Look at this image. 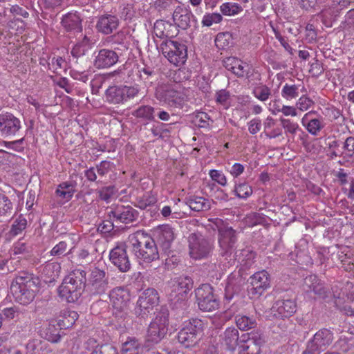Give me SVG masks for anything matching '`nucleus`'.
<instances>
[{"label": "nucleus", "instance_id": "obj_1", "mask_svg": "<svg viewBox=\"0 0 354 354\" xmlns=\"http://www.w3.org/2000/svg\"><path fill=\"white\" fill-rule=\"evenodd\" d=\"M127 243L131 252L138 260L145 263H151L160 258L155 241L142 231L131 234L128 237Z\"/></svg>", "mask_w": 354, "mask_h": 354}, {"label": "nucleus", "instance_id": "obj_2", "mask_svg": "<svg viewBox=\"0 0 354 354\" xmlns=\"http://www.w3.org/2000/svg\"><path fill=\"white\" fill-rule=\"evenodd\" d=\"M37 290L33 277L26 272L17 276L10 286V290L15 300L23 305H27L33 301Z\"/></svg>", "mask_w": 354, "mask_h": 354}, {"label": "nucleus", "instance_id": "obj_3", "mask_svg": "<svg viewBox=\"0 0 354 354\" xmlns=\"http://www.w3.org/2000/svg\"><path fill=\"white\" fill-rule=\"evenodd\" d=\"M86 274L83 270L77 269L73 271L65 277L59 286V296L68 303L77 301L82 295V286L86 281Z\"/></svg>", "mask_w": 354, "mask_h": 354}, {"label": "nucleus", "instance_id": "obj_4", "mask_svg": "<svg viewBox=\"0 0 354 354\" xmlns=\"http://www.w3.org/2000/svg\"><path fill=\"white\" fill-rule=\"evenodd\" d=\"M218 232V243L221 254L230 256L234 250L237 241L236 231L230 226L223 223L221 219L216 218L214 221Z\"/></svg>", "mask_w": 354, "mask_h": 354}, {"label": "nucleus", "instance_id": "obj_5", "mask_svg": "<svg viewBox=\"0 0 354 354\" xmlns=\"http://www.w3.org/2000/svg\"><path fill=\"white\" fill-rule=\"evenodd\" d=\"M189 254L194 259L207 258L214 248L213 242L200 233H192L188 237Z\"/></svg>", "mask_w": 354, "mask_h": 354}, {"label": "nucleus", "instance_id": "obj_6", "mask_svg": "<svg viewBox=\"0 0 354 354\" xmlns=\"http://www.w3.org/2000/svg\"><path fill=\"white\" fill-rule=\"evenodd\" d=\"M169 313L167 310L159 312L147 328L146 341L153 344L159 343L168 330Z\"/></svg>", "mask_w": 354, "mask_h": 354}, {"label": "nucleus", "instance_id": "obj_7", "mask_svg": "<svg viewBox=\"0 0 354 354\" xmlns=\"http://www.w3.org/2000/svg\"><path fill=\"white\" fill-rule=\"evenodd\" d=\"M188 92L178 84L166 86L160 93V100L169 107L180 109L188 101Z\"/></svg>", "mask_w": 354, "mask_h": 354}, {"label": "nucleus", "instance_id": "obj_8", "mask_svg": "<svg viewBox=\"0 0 354 354\" xmlns=\"http://www.w3.org/2000/svg\"><path fill=\"white\" fill-rule=\"evenodd\" d=\"M158 303L159 297L157 290L154 288H147L139 297L134 308V313L137 317L146 319L153 313Z\"/></svg>", "mask_w": 354, "mask_h": 354}, {"label": "nucleus", "instance_id": "obj_9", "mask_svg": "<svg viewBox=\"0 0 354 354\" xmlns=\"http://www.w3.org/2000/svg\"><path fill=\"white\" fill-rule=\"evenodd\" d=\"M203 332V322L198 319H192L184 323L178 332V340L185 347L194 346L200 339Z\"/></svg>", "mask_w": 354, "mask_h": 354}, {"label": "nucleus", "instance_id": "obj_10", "mask_svg": "<svg viewBox=\"0 0 354 354\" xmlns=\"http://www.w3.org/2000/svg\"><path fill=\"white\" fill-rule=\"evenodd\" d=\"M198 308L203 312H213L219 308L220 302L214 293L213 288L207 283L203 284L195 290Z\"/></svg>", "mask_w": 354, "mask_h": 354}, {"label": "nucleus", "instance_id": "obj_11", "mask_svg": "<svg viewBox=\"0 0 354 354\" xmlns=\"http://www.w3.org/2000/svg\"><path fill=\"white\" fill-rule=\"evenodd\" d=\"M160 49L165 57L176 66L181 65L186 61L187 48L183 44L169 40L160 44Z\"/></svg>", "mask_w": 354, "mask_h": 354}, {"label": "nucleus", "instance_id": "obj_12", "mask_svg": "<svg viewBox=\"0 0 354 354\" xmlns=\"http://www.w3.org/2000/svg\"><path fill=\"white\" fill-rule=\"evenodd\" d=\"M127 248L125 243H118L109 253L111 262L122 272H127L131 269V262L127 252Z\"/></svg>", "mask_w": 354, "mask_h": 354}, {"label": "nucleus", "instance_id": "obj_13", "mask_svg": "<svg viewBox=\"0 0 354 354\" xmlns=\"http://www.w3.org/2000/svg\"><path fill=\"white\" fill-rule=\"evenodd\" d=\"M333 333L328 329L319 330L307 344L309 349L319 354L324 351L333 342Z\"/></svg>", "mask_w": 354, "mask_h": 354}, {"label": "nucleus", "instance_id": "obj_14", "mask_svg": "<svg viewBox=\"0 0 354 354\" xmlns=\"http://www.w3.org/2000/svg\"><path fill=\"white\" fill-rule=\"evenodd\" d=\"M109 296L111 304L117 311L123 312L128 308L131 296L127 289L122 286L114 288Z\"/></svg>", "mask_w": 354, "mask_h": 354}, {"label": "nucleus", "instance_id": "obj_15", "mask_svg": "<svg viewBox=\"0 0 354 354\" xmlns=\"http://www.w3.org/2000/svg\"><path fill=\"white\" fill-rule=\"evenodd\" d=\"M342 284L339 283L334 285L331 288L335 306L345 315L354 317V295H347L346 297L349 302L346 304L342 303L344 297H342Z\"/></svg>", "mask_w": 354, "mask_h": 354}, {"label": "nucleus", "instance_id": "obj_16", "mask_svg": "<svg viewBox=\"0 0 354 354\" xmlns=\"http://www.w3.org/2000/svg\"><path fill=\"white\" fill-rule=\"evenodd\" d=\"M21 129L20 120L11 113L0 115V134L5 138L16 135Z\"/></svg>", "mask_w": 354, "mask_h": 354}, {"label": "nucleus", "instance_id": "obj_17", "mask_svg": "<svg viewBox=\"0 0 354 354\" xmlns=\"http://www.w3.org/2000/svg\"><path fill=\"white\" fill-rule=\"evenodd\" d=\"M109 215H112L116 222L129 224L137 219L138 212L129 205H117L110 212Z\"/></svg>", "mask_w": 354, "mask_h": 354}, {"label": "nucleus", "instance_id": "obj_18", "mask_svg": "<svg viewBox=\"0 0 354 354\" xmlns=\"http://www.w3.org/2000/svg\"><path fill=\"white\" fill-rule=\"evenodd\" d=\"M251 288L250 291L252 295H261L270 287V275L266 270L255 272L250 277Z\"/></svg>", "mask_w": 354, "mask_h": 354}, {"label": "nucleus", "instance_id": "obj_19", "mask_svg": "<svg viewBox=\"0 0 354 354\" xmlns=\"http://www.w3.org/2000/svg\"><path fill=\"white\" fill-rule=\"evenodd\" d=\"M302 288L306 292H314L321 298L328 297L327 288L315 274L307 276L304 280Z\"/></svg>", "mask_w": 354, "mask_h": 354}, {"label": "nucleus", "instance_id": "obj_20", "mask_svg": "<svg viewBox=\"0 0 354 354\" xmlns=\"http://www.w3.org/2000/svg\"><path fill=\"white\" fill-rule=\"evenodd\" d=\"M108 281L104 270L95 268L92 270L90 279V291L93 295H101L107 289Z\"/></svg>", "mask_w": 354, "mask_h": 354}, {"label": "nucleus", "instance_id": "obj_21", "mask_svg": "<svg viewBox=\"0 0 354 354\" xmlns=\"http://www.w3.org/2000/svg\"><path fill=\"white\" fill-rule=\"evenodd\" d=\"M272 310L277 318H288L296 312L297 305L292 299L277 300L272 306Z\"/></svg>", "mask_w": 354, "mask_h": 354}, {"label": "nucleus", "instance_id": "obj_22", "mask_svg": "<svg viewBox=\"0 0 354 354\" xmlns=\"http://www.w3.org/2000/svg\"><path fill=\"white\" fill-rule=\"evenodd\" d=\"M118 61V55L114 50L101 49L95 57L94 64L97 68H106L113 66Z\"/></svg>", "mask_w": 354, "mask_h": 354}, {"label": "nucleus", "instance_id": "obj_23", "mask_svg": "<svg viewBox=\"0 0 354 354\" xmlns=\"http://www.w3.org/2000/svg\"><path fill=\"white\" fill-rule=\"evenodd\" d=\"M158 242L161 245L162 249L167 252L175 236L173 229L168 225L158 226L155 230Z\"/></svg>", "mask_w": 354, "mask_h": 354}, {"label": "nucleus", "instance_id": "obj_24", "mask_svg": "<svg viewBox=\"0 0 354 354\" xmlns=\"http://www.w3.org/2000/svg\"><path fill=\"white\" fill-rule=\"evenodd\" d=\"M194 282L188 276L179 277L173 285L172 292L176 293L178 299H185L189 291L193 288Z\"/></svg>", "mask_w": 354, "mask_h": 354}, {"label": "nucleus", "instance_id": "obj_25", "mask_svg": "<svg viewBox=\"0 0 354 354\" xmlns=\"http://www.w3.org/2000/svg\"><path fill=\"white\" fill-rule=\"evenodd\" d=\"M192 16V13L189 9L178 6L174 11L173 19L178 27L186 30L190 26Z\"/></svg>", "mask_w": 354, "mask_h": 354}, {"label": "nucleus", "instance_id": "obj_26", "mask_svg": "<svg viewBox=\"0 0 354 354\" xmlns=\"http://www.w3.org/2000/svg\"><path fill=\"white\" fill-rule=\"evenodd\" d=\"M118 23V19L115 16L107 15L99 19L96 26L100 32L108 35L117 28Z\"/></svg>", "mask_w": 354, "mask_h": 354}, {"label": "nucleus", "instance_id": "obj_27", "mask_svg": "<svg viewBox=\"0 0 354 354\" xmlns=\"http://www.w3.org/2000/svg\"><path fill=\"white\" fill-rule=\"evenodd\" d=\"M263 342V340L260 335L254 333L250 334L248 339L242 346L243 354H260Z\"/></svg>", "mask_w": 354, "mask_h": 354}, {"label": "nucleus", "instance_id": "obj_28", "mask_svg": "<svg viewBox=\"0 0 354 354\" xmlns=\"http://www.w3.org/2000/svg\"><path fill=\"white\" fill-rule=\"evenodd\" d=\"M62 24L68 32L74 31L79 33L82 32L81 19L76 12H69L65 15L62 18Z\"/></svg>", "mask_w": 354, "mask_h": 354}, {"label": "nucleus", "instance_id": "obj_29", "mask_svg": "<svg viewBox=\"0 0 354 354\" xmlns=\"http://www.w3.org/2000/svg\"><path fill=\"white\" fill-rule=\"evenodd\" d=\"M223 66L238 77L245 75V70L243 62L234 57H228L223 59Z\"/></svg>", "mask_w": 354, "mask_h": 354}, {"label": "nucleus", "instance_id": "obj_30", "mask_svg": "<svg viewBox=\"0 0 354 354\" xmlns=\"http://www.w3.org/2000/svg\"><path fill=\"white\" fill-rule=\"evenodd\" d=\"M144 346L140 339L135 337H128L122 344V354H142Z\"/></svg>", "mask_w": 354, "mask_h": 354}, {"label": "nucleus", "instance_id": "obj_31", "mask_svg": "<svg viewBox=\"0 0 354 354\" xmlns=\"http://www.w3.org/2000/svg\"><path fill=\"white\" fill-rule=\"evenodd\" d=\"M74 243L72 241V239L68 237L55 245L50 251V254L53 256H64L68 253H71L72 249L74 248Z\"/></svg>", "mask_w": 354, "mask_h": 354}, {"label": "nucleus", "instance_id": "obj_32", "mask_svg": "<svg viewBox=\"0 0 354 354\" xmlns=\"http://www.w3.org/2000/svg\"><path fill=\"white\" fill-rule=\"evenodd\" d=\"M223 340L227 349L234 350L238 345V330L235 328H227L223 333Z\"/></svg>", "mask_w": 354, "mask_h": 354}, {"label": "nucleus", "instance_id": "obj_33", "mask_svg": "<svg viewBox=\"0 0 354 354\" xmlns=\"http://www.w3.org/2000/svg\"><path fill=\"white\" fill-rule=\"evenodd\" d=\"M186 204L195 212L205 211L210 208L209 203L203 197L191 196L187 198Z\"/></svg>", "mask_w": 354, "mask_h": 354}, {"label": "nucleus", "instance_id": "obj_34", "mask_svg": "<svg viewBox=\"0 0 354 354\" xmlns=\"http://www.w3.org/2000/svg\"><path fill=\"white\" fill-rule=\"evenodd\" d=\"M235 259L241 261L246 268H250L254 263L256 253L250 248H245L235 252Z\"/></svg>", "mask_w": 354, "mask_h": 354}, {"label": "nucleus", "instance_id": "obj_35", "mask_svg": "<svg viewBox=\"0 0 354 354\" xmlns=\"http://www.w3.org/2000/svg\"><path fill=\"white\" fill-rule=\"evenodd\" d=\"M49 351L48 344L41 340L33 339L26 345L27 354H48Z\"/></svg>", "mask_w": 354, "mask_h": 354}, {"label": "nucleus", "instance_id": "obj_36", "mask_svg": "<svg viewBox=\"0 0 354 354\" xmlns=\"http://www.w3.org/2000/svg\"><path fill=\"white\" fill-rule=\"evenodd\" d=\"M106 99L113 104H120L124 101L122 88L117 86H110L105 93Z\"/></svg>", "mask_w": 354, "mask_h": 354}, {"label": "nucleus", "instance_id": "obj_37", "mask_svg": "<svg viewBox=\"0 0 354 354\" xmlns=\"http://www.w3.org/2000/svg\"><path fill=\"white\" fill-rule=\"evenodd\" d=\"M75 185L71 182L60 183L56 189V194L62 199L69 201L75 193Z\"/></svg>", "mask_w": 354, "mask_h": 354}, {"label": "nucleus", "instance_id": "obj_38", "mask_svg": "<svg viewBox=\"0 0 354 354\" xmlns=\"http://www.w3.org/2000/svg\"><path fill=\"white\" fill-rule=\"evenodd\" d=\"M97 342L93 338H90L86 342L88 345L95 347L91 354H119L117 348L111 344H106L100 346H96Z\"/></svg>", "mask_w": 354, "mask_h": 354}, {"label": "nucleus", "instance_id": "obj_39", "mask_svg": "<svg viewBox=\"0 0 354 354\" xmlns=\"http://www.w3.org/2000/svg\"><path fill=\"white\" fill-rule=\"evenodd\" d=\"M308 113H306L301 120L302 124L306 127L307 131L313 136H317L318 133L324 128V125L319 119H312L307 123L306 118Z\"/></svg>", "mask_w": 354, "mask_h": 354}, {"label": "nucleus", "instance_id": "obj_40", "mask_svg": "<svg viewBox=\"0 0 354 354\" xmlns=\"http://www.w3.org/2000/svg\"><path fill=\"white\" fill-rule=\"evenodd\" d=\"M154 108L149 105H142L133 112V115L146 120H154Z\"/></svg>", "mask_w": 354, "mask_h": 354}, {"label": "nucleus", "instance_id": "obj_41", "mask_svg": "<svg viewBox=\"0 0 354 354\" xmlns=\"http://www.w3.org/2000/svg\"><path fill=\"white\" fill-rule=\"evenodd\" d=\"M300 85L285 84L281 90V96L287 100L296 99L299 95Z\"/></svg>", "mask_w": 354, "mask_h": 354}, {"label": "nucleus", "instance_id": "obj_42", "mask_svg": "<svg viewBox=\"0 0 354 354\" xmlns=\"http://www.w3.org/2000/svg\"><path fill=\"white\" fill-rule=\"evenodd\" d=\"M89 46V39L84 35L82 41L77 42L71 50V55L75 58L82 57Z\"/></svg>", "mask_w": 354, "mask_h": 354}, {"label": "nucleus", "instance_id": "obj_43", "mask_svg": "<svg viewBox=\"0 0 354 354\" xmlns=\"http://www.w3.org/2000/svg\"><path fill=\"white\" fill-rule=\"evenodd\" d=\"M236 324L237 327L241 330H248L255 328L257 326V322L254 319L245 315L236 316Z\"/></svg>", "mask_w": 354, "mask_h": 354}, {"label": "nucleus", "instance_id": "obj_44", "mask_svg": "<svg viewBox=\"0 0 354 354\" xmlns=\"http://www.w3.org/2000/svg\"><path fill=\"white\" fill-rule=\"evenodd\" d=\"M26 226L27 220L25 218L20 216L17 218H16L13 222L10 230L9 234L12 236H17L26 228Z\"/></svg>", "mask_w": 354, "mask_h": 354}, {"label": "nucleus", "instance_id": "obj_45", "mask_svg": "<svg viewBox=\"0 0 354 354\" xmlns=\"http://www.w3.org/2000/svg\"><path fill=\"white\" fill-rule=\"evenodd\" d=\"M156 203V198L151 193H147L143 196L136 198L134 205L141 209H145Z\"/></svg>", "mask_w": 354, "mask_h": 354}, {"label": "nucleus", "instance_id": "obj_46", "mask_svg": "<svg viewBox=\"0 0 354 354\" xmlns=\"http://www.w3.org/2000/svg\"><path fill=\"white\" fill-rule=\"evenodd\" d=\"M221 11L224 15H234L242 11V8L236 3L227 2L221 6Z\"/></svg>", "mask_w": 354, "mask_h": 354}, {"label": "nucleus", "instance_id": "obj_47", "mask_svg": "<svg viewBox=\"0 0 354 354\" xmlns=\"http://www.w3.org/2000/svg\"><path fill=\"white\" fill-rule=\"evenodd\" d=\"M223 17L219 13H206L202 19V24L203 26L209 27L214 23H220Z\"/></svg>", "mask_w": 354, "mask_h": 354}, {"label": "nucleus", "instance_id": "obj_48", "mask_svg": "<svg viewBox=\"0 0 354 354\" xmlns=\"http://www.w3.org/2000/svg\"><path fill=\"white\" fill-rule=\"evenodd\" d=\"M140 77L145 82L146 86H151L155 80V73L149 68L144 67L140 71Z\"/></svg>", "mask_w": 354, "mask_h": 354}, {"label": "nucleus", "instance_id": "obj_49", "mask_svg": "<svg viewBox=\"0 0 354 354\" xmlns=\"http://www.w3.org/2000/svg\"><path fill=\"white\" fill-rule=\"evenodd\" d=\"M234 192L237 197L245 198L252 194V189L248 183H241L235 186Z\"/></svg>", "mask_w": 354, "mask_h": 354}, {"label": "nucleus", "instance_id": "obj_50", "mask_svg": "<svg viewBox=\"0 0 354 354\" xmlns=\"http://www.w3.org/2000/svg\"><path fill=\"white\" fill-rule=\"evenodd\" d=\"M117 190L114 186L104 187L100 189L97 193L102 201L109 202L110 199L115 194Z\"/></svg>", "mask_w": 354, "mask_h": 354}, {"label": "nucleus", "instance_id": "obj_51", "mask_svg": "<svg viewBox=\"0 0 354 354\" xmlns=\"http://www.w3.org/2000/svg\"><path fill=\"white\" fill-rule=\"evenodd\" d=\"M280 122L282 127L286 130V133L295 135L297 130L299 129V124L296 122L291 121L289 119L280 118Z\"/></svg>", "mask_w": 354, "mask_h": 354}, {"label": "nucleus", "instance_id": "obj_52", "mask_svg": "<svg viewBox=\"0 0 354 354\" xmlns=\"http://www.w3.org/2000/svg\"><path fill=\"white\" fill-rule=\"evenodd\" d=\"M254 96L261 101L267 100L271 93L270 89L266 85H261L254 89Z\"/></svg>", "mask_w": 354, "mask_h": 354}, {"label": "nucleus", "instance_id": "obj_53", "mask_svg": "<svg viewBox=\"0 0 354 354\" xmlns=\"http://www.w3.org/2000/svg\"><path fill=\"white\" fill-rule=\"evenodd\" d=\"M178 0H156L154 7L159 12L171 10Z\"/></svg>", "mask_w": 354, "mask_h": 354}, {"label": "nucleus", "instance_id": "obj_54", "mask_svg": "<svg viewBox=\"0 0 354 354\" xmlns=\"http://www.w3.org/2000/svg\"><path fill=\"white\" fill-rule=\"evenodd\" d=\"M314 102L309 97L306 95L301 96L296 102L297 109L301 111H306L312 107Z\"/></svg>", "mask_w": 354, "mask_h": 354}, {"label": "nucleus", "instance_id": "obj_55", "mask_svg": "<svg viewBox=\"0 0 354 354\" xmlns=\"http://www.w3.org/2000/svg\"><path fill=\"white\" fill-rule=\"evenodd\" d=\"M78 318V314L73 310H66L64 313V317L62 320L63 322V326L66 327H69L73 325L75 321Z\"/></svg>", "mask_w": 354, "mask_h": 354}, {"label": "nucleus", "instance_id": "obj_56", "mask_svg": "<svg viewBox=\"0 0 354 354\" xmlns=\"http://www.w3.org/2000/svg\"><path fill=\"white\" fill-rule=\"evenodd\" d=\"M70 73L71 77L75 80H77L83 82H86L88 80V75L86 73V69L80 68L78 66L71 70Z\"/></svg>", "mask_w": 354, "mask_h": 354}, {"label": "nucleus", "instance_id": "obj_57", "mask_svg": "<svg viewBox=\"0 0 354 354\" xmlns=\"http://www.w3.org/2000/svg\"><path fill=\"white\" fill-rule=\"evenodd\" d=\"M128 35L124 32H118L112 37V41L115 44H118L121 46L122 48H128Z\"/></svg>", "mask_w": 354, "mask_h": 354}, {"label": "nucleus", "instance_id": "obj_58", "mask_svg": "<svg viewBox=\"0 0 354 354\" xmlns=\"http://www.w3.org/2000/svg\"><path fill=\"white\" fill-rule=\"evenodd\" d=\"M12 209V203L10 199L3 194H0V216L5 215Z\"/></svg>", "mask_w": 354, "mask_h": 354}, {"label": "nucleus", "instance_id": "obj_59", "mask_svg": "<svg viewBox=\"0 0 354 354\" xmlns=\"http://www.w3.org/2000/svg\"><path fill=\"white\" fill-rule=\"evenodd\" d=\"M24 138H21L12 142L3 141L1 145L4 146L8 149H12L15 151L20 152L24 150V147L21 146Z\"/></svg>", "mask_w": 354, "mask_h": 354}, {"label": "nucleus", "instance_id": "obj_60", "mask_svg": "<svg viewBox=\"0 0 354 354\" xmlns=\"http://www.w3.org/2000/svg\"><path fill=\"white\" fill-rule=\"evenodd\" d=\"M209 176L213 180L217 182L222 186H225L227 184L226 177L218 170H210Z\"/></svg>", "mask_w": 354, "mask_h": 354}, {"label": "nucleus", "instance_id": "obj_61", "mask_svg": "<svg viewBox=\"0 0 354 354\" xmlns=\"http://www.w3.org/2000/svg\"><path fill=\"white\" fill-rule=\"evenodd\" d=\"M165 24L162 20L157 21L154 24L153 32L156 37L159 38H163L165 37H167V35L165 32Z\"/></svg>", "mask_w": 354, "mask_h": 354}, {"label": "nucleus", "instance_id": "obj_62", "mask_svg": "<svg viewBox=\"0 0 354 354\" xmlns=\"http://www.w3.org/2000/svg\"><path fill=\"white\" fill-rule=\"evenodd\" d=\"M344 153L348 156L354 155V137H348L344 143Z\"/></svg>", "mask_w": 354, "mask_h": 354}, {"label": "nucleus", "instance_id": "obj_63", "mask_svg": "<svg viewBox=\"0 0 354 354\" xmlns=\"http://www.w3.org/2000/svg\"><path fill=\"white\" fill-rule=\"evenodd\" d=\"M28 248L26 243L19 241L14 245L12 252L15 255L26 254L28 252Z\"/></svg>", "mask_w": 354, "mask_h": 354}, {"label": "nucleus", "instance_id": "obj_64", "mask_svg": "<svg viewBox=\"0 0 354 354\" xmlns=\"http://www.w3.org/2000/svg\"><path fill=\"white\" fill-rule=\"evenodd\" d=\"M122 91L124 93V101L128 99L133 98L138 93V88L136 86H122Z\"/></svg>", "mask_w": 354, "mask_h": 354}]
</instances>
